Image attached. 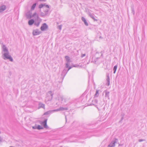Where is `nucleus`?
Returning a JSON list of instances; mask_svg holds the SVG:
<instances>
[{
  "label": "nucleus",
  "mask_w": 147,
  "mask_h": 147,
  "mask_svg": "<svg viewBox=\"0 0 147 147\" xmlns=\"http://www.w3.org/2000/svg\"><path fill=\"white\" fill-rule=\"evenodd\" d=\"M106 81H107V83H106V85L108 86H109L110 85V79H109V75H107V79H106Z\"/></svg>",
  "instance_id": "obj_16"
},
{
  "label": "nucleus",
  "mask_w": 147,
  "mask_h": 147,
  "mask_svg": "<svg viewBox=\"0 0 147 147\" xmlns=\"http://www.w3.org/2000/svg\"><path fill=\"white\" fill-rule=\"evenodd\" d=\"M98 53V52H96V53Z\"/></svg>",
  "instance_id": "obj_42"
},
{
  "label": "nucleus",
  "mask_w": 147,
  "mask_h": 147,
  "mask_svg": "<svg viewBox=\"0 0 147 147\" xmlns=\"http://www.w3.org/2000/svg\"><path fill=\"white\" fill-rule=\"evenodd\" d=\"M6 8V7L5 5H3L0 6V13L4 11Z\"/></svg>",
  "instance_id": "obj_12"
},
{
  "label": "nucleus",
  "mask_w": 147,
  "mask_h": 147,
  "mask_svg": "<svg viewBox=\"0 0 147 147\" xmlns=\"http://www.w3.org/2000/svg\"><path fill=\"white\" fill-rule=\"evenodd\" d=\"M104 92H105V97L107 98L109 100V94L110 93L109 92L105 90Z\"/></svg>",
  "instance_id": "obj_15"
},
{
  "label": "nucleus",
  "mask_w": 147,
  "mask_h": 147,
  "mask_svg": "<svg viewBox=\"0 0 147 147\" xmlns=\"http://www.w3.org/2000/svg\"><path fill=\"white\" fill-rule=\"evenodd\" d=\"M144 141V140H143V139H139V142H142V141Z\"/></svg>",
  "instance_id": "obj_35"
},
{
  "label": "nucleus",
  "mask_w": 147,
  "mask_h": 147,
  "mask_svg": "<svg viewBox=\"0 0 147 147\" xmlns=\"http://www.w3.org/2000/svg\"><path fill=\"white\" fill-rule=\"evenodd\" d=\"M81 19L82 21L84 22V24L86 26H88V24L85 18L84 17H82Z\"/></svg>",
  "instance_id": "obj_17"
},
{
  "label": "nucleus",
  "mask_w": 147,
  "mask_h": 147,
  "mask_svg": "<svg viewBox=\"0 0 147 147\" xmlns=\"http://www.w3.org/2000/svg\"><path fill=\"white\" fill-rule=\"evenodd\" d=\"M99 58V57H97L95 59H94L93 62L95 63H96L97 62V61H98V59Z\"/></svg>",
  "instance_id": "obj_29"
},
{
  "label": "nucleus",
  "mask_w": 147,
  "mask_h": 147,
  "mask_svg": "<svg viewBox=\"0 0 147 147\" xmlns=\"http://www.w3.org/2000/svg\"><path fill=\"white\" fill-rule=\"evenodd\" d=\"M85 66H86V65H85L82 63L81 64H80L79 65L77 64H74V65H72V66H71V67H78V68H85Z\"/></svg>",
  "instance_id": "obj_5"
},
{
  "label": "nucleus",
  "mask_w": 147,
  "mask_h": 147,
  "mask_svg": "<svg viewBox=\"0 0 147 147\" xmlns=\"http://www.w3.org/2000/svg\"><path fill=\"white\" fill-rule=\"evenodd\" d=\"M40 1L45 2L46 1V0H40Z\"/></svg>",
  "instance_id": "obj_37"
},
{
  "label": "nucleus",
  "mask_w": 147,
  "mask_h": 147,
  "mask_svg": "<svg viewBox=\"0 0 147 147\" xmlns=\"http://www.w3.org/2000/svg\"><path fill=\"white\" fill-rule=\"evenodd\" d=\"M37 126H32V128L33 129H37Z\"/></svg>",
  "instance_id": "obj_32"
},
{
  "label": "nucleus",
  "mask_w": 147,
  "mask_h": 147,
  "mask_svg": "<svg viewBox=\"0 0 147 147\" xmlns=\"http://www.w3.org/2000/svg\"><path fill=\"white\" fill-rule=\"evenodd\" d=\"M59 74L60 75L59 76L61 78V80L62 81L63 79L65 76V74Z\"/></svg>",
  "instance_id": "obj_22"
},
{
  "label": "nucleus",
  "mask_w": 147,
  "mask_h": 147,
  "mask_svg": "<svg viewBox=\"0 0 147 147\" xmlns=\"http://www.w3.org/2000/svg\"><path fill=\"white\" fill-rule=\"evenodd\" d=\"M41 33V32L39 30L36 29L33 30L32 32L33 35L34 36L38 35Z\"/></svg>",
  "instance_id": "obj_6"
},
{
  "label": "nucleus",
  "mask_w": 147,
  "mask_h": 147,
  "mask_svg": "<svg viewBox=\"0 0 147 147\" xmlns=\"http://www.w3.org/2000/svg\"><path fill=\"white\" fill-rule=\"evenodd\" d=\"M16 146L18 147H22L23 145L22 143L17 142L16 144Z\"/></svg>",
  "instance_id": "obj_20"
},
{
  "label": "nucleus",
  "mask_w": 147,
  "mask_h": 147,
  "mask_svg": "<svg viewBox=\"0 0 147 147\" xmlns=\"http://www.w3.org/2000/svg\"><path fill=\"white\" fill-rule=\"evenodd\" d=\"M53 93L51 91H49L47 94L45 101L46 102L50 101L53 98Z\"/></svg>",
  "instance_id": "obj_2"
},
{
  "label": "nucleus",
  "mask_w": 147,
  "mask_h": 147,
  "mask_svg": "<svg viewBox=\"0 0 147 147\" xmlns=\"http://www.w3.org/2000/svg\"><path fill=\"white\" fill-rule=\"evenodd\" d=\"M118 141V140L117 139H115L114 140H112L110 144L108 145V147H113L115 146V144Z\"/></svg>",
  "instance_id": "obj_4"
},
{
  "label": "nucleus",
  "mask_w": 147,
  "mask_h": 147,
  "mask_svg": "<svg viewBox=\"0 0 147 147\" xmlns=\"http://www.w3.org/2000/svg\"><path fill=\"white\" fill-rule=\"evenodd\" d=\"M39 106L40 107L45 109V105L43 104L40 103L39 104Z\"/></svg>",
  "instance_id": "obj_27"
},
{
  "label": "nucleus",
  "mask_w": 147,
  "mask_h": 147,
  "mask_svg": "<svg viewBox=\"0 0 147 147\" xmlns=\"http://www.w3.org/2000/svg\"><path fill=\"white\" fill-rule=\"evenodd\" d=\"M3 139L0 136V143L3 141Z\"/></svg>",
  "instance_id": "obj_34"
},
{
  "label": "nucleus",
  "mask_w": 147,
  "mask_h": 147,
  "mask_svg": "<svg viewBox=\"0 0 147 147\" xmlns=\"http://www.w3.org/2000/svg\"><path fill=\"white\" fill-rule=\"evenodd\" d=\"M43 11L44 12L47 14V16H49L50 14V13H49V8L48 9H47V8L45 7L43 8Z\"/></svg>",
  "instance_id": "obj_9"
},
{
  "label": "nucleus",
  "mask_w": 147,
  "mask_h": 147,
  "mask_svg": "<svg viewBox=\"0 0 147 147\" xmlns=\"http://www.w3.org/2000/svg\"><path fill=\"white\" fill-rule=\"evenodd\" d=\"M48 28V26L47 24L44 23L40 27V30L42 31H44L46 30Z\"/></svg>",
  "instance_id": "obj_7"
},
{
  "label": "nucleus",
  "mask_w": 147,
  "mask_h": 147,
  "mask_svg": "<svg viewBox=\"0 0 147 147\" xmlns=\"http://www.w3.org/2000/svg\"><path fill=\"white\" fill-rule=\"evenodd\" d=\"M37 129H43V127H42L40 125H38V126H37Z\"/></svg>",
  "instance_id": "obj_28"
},
{
  "label": "nucleus",
  "mask_w": 147,
  "mask_h": 147,
  "mask_svg": "<svg viewBox=\"0 0 147 147\" xmlns=\"http://www.w3.org/2000/svg\"><path fill=\"white\" fill-rule=\"evenodd\" d=\"M88 15L94 21H97L98 20L97 19H95L94 18L95 16L93 14L91 13L90 12L88 13Z\"/></svg>",
  "instance_id": "obj_11"
},
{
  "label": "nucleus",
  "mask_w": 147,
  "mask_h": 147,
  "mask_svg": "<svg viewBox=\"0 0 147 147\" xmlns=\"http://www.w3.org/2000/svg\"><path fill=\"white\" fill-rule=\"evenodd\" d=\"M132 11L134 13V11L133 9H132Z\"/></svg>",
  "instance_id": "obj_39"
},
{
  "label": "nucleus",
  "mask_w": 147,
  "mask_h": 147,
  "mask_svg": "<svg viewBox=\"0 0 147 147\" xmlns=\"http://www.w3.org/2000/svg\"><path fill=\"white\" fill-rule=\"evenodd\" d=\"M99 91L98 90H96V93L94 95L95 97H98V96L99 95Z\"/></svg>",
  "instance_id": "obj_24"
},
{
  "label": "nucleus",
  "mask_w": 147,
  "mask_h": 147,
  "mask_svg": "<svg viewBox=\"0 0 147 147\" xmlns=\"http://www.w3.org/2000/svg\"><path fill=\"white\" fill-rule=\"evenodd\" d=\"M47 119H45L43 121H42L41 123V124L43 125L44 128L47 129L48 128V126L47 125Z\"/></svg>",
  "instance_id": "obj_8"
},
{
  "label": "nucleus",
  "mask_w": 147,
  "mask_h": 147,
  "mask_svg": "<svg viewBox=\"0 0 147 147\" xmlns=\"http://www.w3.org/2000/svg\"><path fill=\"white\" fill-rule=\"evenodd\" d=\"M85 56H86L85 54H82L81 55V57H83Z\"/></svg>",
  "instance_id": "obj_33"
},
{
  "label": "nucleus",
  "mask_w": 147,
  "mask_h": 147,
  "mask_svg": "<svg viewBox=\"0 0 147 147\" xmlns=\"http://www.w3.org/2000/svg\"><path fill=\"white\" fill-rule=\"evenodd\" d=\"M65 118L66 120H67V119H66V116H65Z\"/></svg>",
  "instance_id": "obj_40"
},
{
  "label": "nucleus",
  "mask_w": 147,
  "mask_h": 147,
  "mask_svg": "<svg viewBox=\"0 0 147 147\" xmlns=\"http://www.w3.org/2000/svg\"><path fill=\"white\" fill-rule=\"evenodd\" d=\"M92 102L93 103H95V104H96V103H97L98 102V100L96 99H94L93 100H92Z\"/></svg>",
  "instance_id": "obj_30"
},
{
  "label": "nucleus",
  "mask_w": 147,
  "mask_h": 147,
  "mask_svg": "<svg viewBox=\"0 0 147 147\" xmlns=\"http://www.w3.org/2000/svg\"><path fill=\"white\" fill-rule=\"evenodd\" d=\"M46 7L47 8H49V6L48 5H45L44 4H41L39 5V8L41 9L42 8H43L44 7Z\"/></svg>",
  "instance_id": "obj_10"
},
{
  "label": "nucleus",
  "mask_w": 147,
  "mask_h": 147,
  "mask_svg": "<svg viewBox=\"0 0 147 147\" xmlns=\"http://www.w3.org/2000/svg\"><path fill=\"white\" fill-rule=\"evenodd\" d=\"M36 5V3H34L32 6L31 8V10H34L35 8V7Z\"/></svg>",
  "instance_id": "obj_23"
},
{
  "label": "nucleus",
  "mask_w": 147,
  "mask_h": 147,
  "mask_svg": "<svg viewBox=\"0 0 147 147\" xmlns=\"http://www.w3.org/2000/svg\"><path fill=\"white\" fill-rule=\"evenodd\" d=\"M34 23V21L33 19H31L29 20L28 24L29 25H32Z\"/></svg>",
  "instance_id": "obj_18"
},
{
  "label": "nucleus",
  "mask_w": 147,
  "mask_h": 147,
  "mask_svg": "<svg viewBox=\"0 0 147 147\" xmlns=\"http://www.w3.org/2000/svg\"><path fill=\"white\" fill-rule=\"evenodd\" d=\"M67 108H63V107H60L59 109H55V111L56 112L58 111H63V110H67Z\"/></svg>",
  "instance_id": "obj_14"
},
{
  "label": "nucleus",
  "mask_w": 147,
  "mask_h": 147,
  "mask_svg": "<svg viewBox=\"0 0 147 147\" xmlns=\"http://www.w3.org/2000/svg\"><path fill=\"white\" fill-rule=\"evenodd\" d=\"M40 16L42 17H45V16H47V15L44 12H41L40 14Z\"/></svg>",
  "instance_id": "obj_26"
},
{
  "label": "nucleus",
  "mask_w": 147,
  "mask_h": 147,
  "mask_svg": "<svg viewBox=\"0 0 147 147\" xmlns=\"http://www.w3.org/2000/svg\"><path fill=\"white\" fill-rule=\"evenodd\" d=\"M64 100V98L63 96H60L58 98V100L61 102H62Z\"/></svg>",
  "instance_id": "obj_21"
},
{
  "label": "nucleus",
  "mask_w": 147,
  "mask_h": 147,
  "mask_svg": "<svg viewBox=\"0 0 147 147\" xmlns=\"http://www.w3.org/2000/svg\"><path fill=\"white\" fill-rule=\"evenodd\" d=\"M65 58L66 61V63L65 64V67L66 68H68V70H67V71L72 68V67L71 66H69V64L71 61L70 60L69 57L68 56H65Z\"/></svg>",
  "instance_id": "obj_3"
},
{
  "label": "nucleus",
  "mask_w": 147,
  "mask_h": 147,
  "mask_svg": "<svg viewBox=\"0 0 147 147\" xmlns=\"http://www.w3.org/2000/svg\"><path fill=\"white\" fill-rule=\"evenodd\" d=\"M117 65H115L113 67V73L115 74L117 68Z\"/></svg>",
  "instance_id": "obj_25"
},
{
  "label": "nucleus",
  "mask_w": 147,
  "mask_h": 147,
  "mask_svg": "<svg viewBox=\"0 0 147 147\" xmlns=\"http://www.w3.org/2000/svg\"><path fill=\"white\" fill-rule=\"evenodd\" d=\"M32 16L34 18H35L36 19H38V15L36 12L33 14L32 15Z\"/></svg>",
  "instance_id": "obj_19"
},
{
  "label": "nucleus",
  "mask_w": 147,
  "mask_h": 147,
  "mask_svg": "<svg viewBox=\"0 0 147 147\" xmlns=\"http://www.w3.org/2000/svg\"><path fill=\"white\" fill-rule=\"evenodd\" d=\"M57 28L59 30H61V29L62 26L61 25H60L57 26Z\"/></svg>",
  "instance_id": "obj_31"
},
{
  "label": "nucleus",
  "mask_w": 147,
  "mask_h": 147,
  "mask_svg": "<svg viewBox=\"0 0 147 147\" xmlns=\"http://www.w3.org/2000/svg\"><path fill=\"white\" fill-rule=\"evenodd\" d=\"M35 25H36L37 26H38L39 25V24L38 23L37 24H36V23H35Z\"/></svg>",
  "instance_id": "obj_38"
},
{
  "label": "nucleus",
  "mask_w": 147,
  "mask_h": 147,
  "mask_svg": "<svg viewBox=\"0 0 147 147\" xmlns=\"http://www.w3.org/2000/svg\"><path fill=\"white\" fill-rule=\"evenodd\" d=\"M28 16H27V18H28Z\"/></svg>",
  "instance_id": "obj_41"
},
{
  "label": "nucleus",
  "mask_w": 147,
  "mask_h": 147,
  "mask_svg": "<svg viewBox=\"0 0 147 147\" xmlns=\"http://www.w3.org/2000/svg\"><path fill=\"white\" fill-rule=\"evenodd\" d=\"M3 51L4 52L2 56V58L5 60H9L11 61L12 62L13 61L11 57L9 55L8 51L5 45H3L2 47Z\"/></svg>",
  "instance_id": "obj_1"
},
{
  "label": "nucleus",
  "mask_w": 147,
  "mask_h": 147,
  "mask_svg": "<svg viewBox=\"0 0 147 147\" xmlns=\"http://www.w3.org/2000/svg\"><path fill=\"white\" fill-rule=\"evenodd\" d=\"M100 53H101V56L102 57H103V54H102V51H101Z\"/></svg>",
  "instance_id": "obj_36"
},
{
  "label": "nucleus",
  "mask_w": 147,
  "mask_h": 147,
  "mask_svg": "<svg viewBox=\"0 0 147 147\" xmlns=\"http://www.w3.org/2000/svg\"><path fill=\"white\" fill-rule=\"evenodd\" d=\"M55 111V109L49 110V111H48L45 112L44 113V115H47L50 114L51 113H52L54 112H56V111Z\"/></svg>",
  "instance_id": "obj_13"
}]
</instances>
